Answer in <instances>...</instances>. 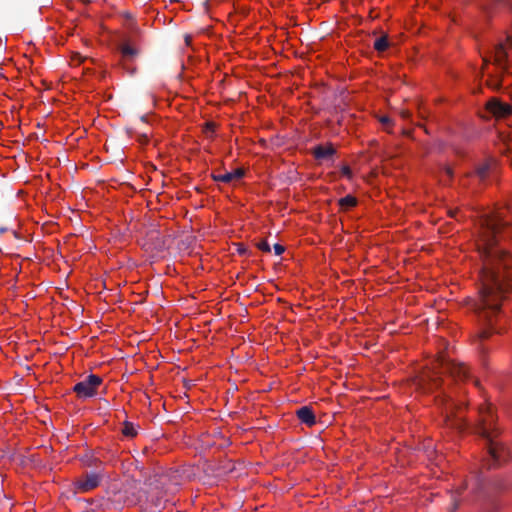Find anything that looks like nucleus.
<instances>
[{
    "mask_svg": "<svg viewBox=\"0 0 512 512\" xmlns=\"http://www.w3.org/2000/svg\"><path fill=\"white\" fill-rule=\"evenodd\" d=\"M134 451L137 453V456L133 455L134 465L136 469L140 470L141 476L135 480L133 486L130 485V490H133L132 497L130 496V505L139 504L145 510L151 509V512H157L164 496L172 494L176 490L178 483L173 481L176 473H155L149 476L142 474L144 461L140 459L139 453L136 450Z\"/></svg>",
    "mask_w": 512,
    "mask_h": 512,
    "instance_id": "nucleus-2",
    "label": "nucleus"
},
{
    "mask_svg": "<svg viewBox=\"0 0 512 512\" xmlns=\"http://www.w3.org/2000/svg\"><path fill=\"white\" fill-rule=\"evenodd\" d=\"M437 398H439L441 400V403H444L446 401V396L443 395H438Z\"/></svg>",
    "mask_w": 512,
    "mask_h": 512,
    "instance_id": "nucleus-32",
    "label": "nucleus"
},
{
    "mask_svg": "<svg viewBox=\"0 0 512 512\" xmlns=\"http://www.w3.org/2000/svg\"><path fill=\"white\" fill-rule=\"evenodd\" d=\"M150 113L138 115L134 120L133 127L130 128V136L134 134L141 145L147 144L152 135V127L148 121Z\"/></svg>",
    "mask_w": 512,
    "mask_h": 512,
    "instance_id": "nucleus-7",
    "label": "nucleus"
},
{
    "mask_svg": "<svg viewBox=\"0 0 512 512\" xmlns=\"http://www.w3.org/2000/svg\"><path fill=\"white\" fill-rule=\"evenodd\" d=\"M496 416L490 404L479 407V420L475 428L476 433L483 437L488 444V452L495 463L504 459L505 448L495 440L498 428L495 426Z\"/></svg>",
    "mask_w": 512,
    "mask_h": 512,
    "instance_id": "nucleus-3",
    "label": "nucleus"
},
{
    "mask_svg": "<svg viewBox=\"0 0 512 512\" xmlns=\"http://www.w3.org/2000/svg\"><path fill=\"white\" fill-rule=\"evenodd\" d=\"M466 487H467V485L465 484V485L460 486L459 488H457V490H456V494H457L458 496H459V495H461L462 491H463V490H465V489H466Z\"/></svg>",
    "mask_w": 512,
    "mask_h": 512,
    "instance_id": "nucleus-31",
    "label": "nucleus"
},
{
    "mask_svg": "<svg viewBox=\"0 0 512 512\" xmlns=\"http://www.w3.org/2000/svg\"><path fill=\"white\" fill-rule=\"evenodd\" d=\"M145 45L144 33L130 15V76L137 72V68L132 66V61L142 55Z\"/></svg>",
    "mask_w": 512,
    "mask_h": 512,
    "instance_id": "nucleus-5",
    "label": "nucleus"
},
{
    "mask_svg": "<svg viewBox=\"0 0 512 512\" xmlns=\"http://www.w3.org/2000/svg\"><path fill=\"white\" fill-rule=\"evenodd\" d=\"M336 153L335 148L331 145H318L313 148L312 154L318 161H332Z\"/></svg>",
    "mask_w": 512,
    "mask_h": 512,
    "instance_id": "nucleus-12",
    "label": "nucleus"
},
{
    "mask_svg": "<svg viewBox=\"0 0 512 512\" xmlns=\"http://www.w3.org/2000/svg\"><path fill=\"white\" fill-rule=\"evenodd\" d=\"M444 171H445V174H446L449 178H451V177L453 176V170H452V168H450V167H445Z\"/></svg>",
    "mask_w": 512,
    "mask_h": 512,
    "instance_id": "nucleus-30",
    "label": "nucleus"
},
{
    "mask_svg": "<svg viewBox=\"0 0 512 512\" xmlns=\"http://www.w3.org/2000/svg\"><path fill=\"white\" fill-rule=\"evenodd\" d=\"M496 3L512 9V0H495Z\"/></svg>",
    "mask_w": 512,
    "mask_h": 512,
    "instance_id": "nucleus-27",
    "label": "nucleus"
},
{
    "mask_svg": "<svg viewBox=\"0 0 512 512\" xmlns=\"http://www.w3.org/2000/svg\"><path fill=\"white\" fill-rule=\"evenodd\" d=\"M453 406H454V404L451 403L450 408L452 409ZM452 413H453L452 410H451V415L447 413L446 420H445L446 424L454 429H457L458 431H462L466 426L464 419L459 415L453 416Z\"/></svg>",
    "mask_w": 512,
    "mask_h": 512,
    "instance_id": "nucleus-16",
    "label": "nucleus"
},
{
    "mask_svg": "<svg viewBox=\"0 0 512 512\" xmlns=\"http://www.w3.org/2000/svg\"><path fill=\"white\" fill-rule=\"evenodd\" d=\"M83 464L88 467H95L96 470H101L100 466L102 465L101 461L93 456L85 455L82 459Z\"/></svg>",
    "mask_w": 512,
    "mask_h": 512,
    "instance_id": "nucleus-18",
    "label": "nucleus"
},
{
    "mask_svg": "<svg viewBox=\"0 0 512 512\" xmlns=\"http://www.w3.org/2000/svg\"><path fill=\"white\" fill-rule=\"evenodd\" d=\"M344 173H349V168H348V167H346V168L344 169Z\"/></svg>",
    "mask_w": 512,
    "mask_h": 512,
    "instance_id": "nucleus-35",
    "label": "nucleus"
},
{
    "mask_svg": "<svg viewBox=\"0 0 512 512\" xmlns=\"http://www.w3.org/2000/svg\"><path fill=\"white\" fill-rule=\"evenodd\" d=\"M357 204V199L351 195H346L339 200V205L342 208L354 207Z\"/></svg>",
    "mask_w": 512,
    "mask_h": 512,
    "instance_id": "nucleus-19",
    "label": "nucleus"
},
{
    "mask_svg": "<svg viewBox=\"0 0 512 512\" xmlns=\"http://www.w3.org/2000/svg\"><path fill=\"white\" fill-rule=\"evenodd\" d=\"M435 369H439L440 371H434L432 373H428L420 379L419 385L423 391H432L433 389H437L441 386L442 379L440 374H448L455 380H466L469 378V370L462 363H456L450 360H446L444 358H439L437 360V367Z\"/></svg>",
    "mask_w": 512,
    "mask_h": 512,
    "instance_id": "nucleus-4",
    "label": "nucleus"
},
{
    "mask_svg": "<svg viewBox=\"0 0 512 512\" xmlns=\"http://www.w3.org/2000/svg\"><path fill=\"white\" fill-rule=\"evenodd\" d=\"M495 169L496 162L492 159H488L476 167V174L481 181H485L488 176L495 171Z\"/></svg>",
    "mask_w": 512,
    "mask_h": 512,
    "instance_id": "nucleus-13",
    "label": "nucleus"
},
{
    "mask_svg": "<svg viewBox=\"0 0 512 512\" xmlns=\"http://www.w3.org/2000/svg\"><path fill=\"white\" fill-rule=\"evenodd\" d=\"M483 61L485 65L488 63V60L486 58H484Z\"/></svg>",
    "mask_w": 512,
    "mask_h": 512,
    "instance_id": "nucleus-37",
    "label": "nucleus"
},
{
    "mask_svg": "<svg viewBox=\"0 0 512 512\" xmlns=\"http://www.w3.org/2000/svg\"><path fill=\"white\" fill-rule=\"evenodd\" d=\"M487 85L493 89H497L500 87V81L498 79L488 80Z\"/></svg>",
    "mask_w": 512,
    "mask_h": 512,
    "instance_id": "nucleus-24",
    "label": "nucleus"
},
{
    "mask_svg": "<svg viewBox=\"0 0 512 512\" xmlns=\"http://www.w3.org/2000/svg\"><path fill=\"white\" fill-rule=\"evenodd\" d=\"M122 434L124 436H128V416L125 417V419L122 422Z\"/></svg>",
    "mask_w": 512,
    "mask_h": 512,
    "instance_id": "nucleus-26",
    "label": "nucleus"
},
{
    "mask_svg": "<svg viewBox=\"0 0 512 512\" xmlns=\"http://www.w3.org/2000/svg\"><path fill=\"white\" fill-rule=\"evenodd\" d=\"M380 122L384 125H388L391 122V120L388 116H383L380 118Z\"/></svg>",
    "mask_w": 512,
    "mask_h": 512,
    "instance_id": "nucleus-29",
    "label": "nucleus"
},
{
    "mask_svg": "<svg viewBox=\"0 0 512 512\" xmlns=\"http://www.w3.org/2000/svg\"><path fill=\"white\" fill-rule=\"evenodd\" d=\"M458 506H459V500L453 496L452 504H451V507L449 508V512H455L458 509Z\"/></svg>",
    "mask_w": 512,
    "mask_h": 512,
    "instance_id": "nucleus-23",
    "label": "nucleus"
},
{
    "mask_svg": "<svg viewBox=\"0 0 512 512\" xmlns=\"http://www.w3.org/2000/svg\"><path fill=\"white\" fill-rule=\"evenodd\" d=\"M129 346H130V354H132V350H131V348H132V343H131V342L129 343Z\"/></svg>",
    "mask_w": 512,
    "mask_h": 512,
    "instance_id": "nucleus-36",
    "label": "nucleus"
},
{
    "mask_svg": "<svg viewBox=\"0 0 512 512\" xmlns=\"http://www.w3.org/2000/svg\"><path fill=\"white\" fill-rule=\"evenodd\" d=\"M512 50V35L507 36L506 43H499L495 46L494 49V63L501 68L502 70H506V59L508 56L507 49Z\"/></svg>",
    "mask_w": 512,
    "mask_h": 512,
    "instance_id": "nucleus-10",
    "label": "nucleus"
},
{
    "mask_svg": "<svg viewBox=\"0 0 512 512\" xmlns=\"http://www.w3.org/2000/svg\"><path fill=\"white\" fill-rule=\"evenodd\" d=\"M245 174L244 169L237 168L232 172H226L224 174H212V178L217 182L230 183L234 180L241 179Z\"/></svg>",
    "mask_w": 512,
    "mask_h": 512,
    "instance_id": "nucleus-14",
    "label": "nucleus"
},
{
    "mask_svg": "<svg viewBox=\"0 0 512 512\" xmlns=\"http://www.w3.org/2000/svg\"><path fill=\"white\" fill-rule=\"evenodd\" d=\"M402 116H403V117H408V116H409L408 111H403V112H402Z\"/></svg>",
    "mask_w": 512,
    "mask_h": 512,
    "instance_id": "nucleus-33",
    "label": "nucleus"
},
{
    "mask_svg": "<svg viewBox=\"0 0 512 512\" xmlns=\"http://www.w3.org/2000/svg\"><path fill=\"white\" fill-rule=\"evenodd\" d=\"M389 47V41L387 36H382L374 42V49L378 52H383Z\"/></svg>",
    "mask_w": 512,
    "mask_h": 512,
    "instance_id": "nucleus-17",
    "label": "nucleus"
},
{
    "mask_svg": "<svg viewBox=\"0 0 512 512\" xmlns=\"http://www.w3.org/2000/svg\"><path fill=\"white\" fill-rule=\"evenodd\" d=\"M257 247L263 251V252H270L271 251V248H270V245L269 243L266 241V240H261L258 244H257Z\"/></svg>",
    "mask_w": 512,
    "mask_h": 512,
    "instance_id": "nucleus-22",
    "label": "nucleus"
},
{
    "mask_svg": "<svg viewBox=\"0 0 512 512\" xmlns=\"http://www.w3.org/2000/svg\"><path fill=\"white\" fill-rule=\"evenodd\" d=\"M296 415L302 423H304L310 427L316 423L315 414H314L312 408L309 406L300 407L296 411Z\"/></svg>",
    "mask_w": 512,
    "mask_h": 512,
    "instance_id": "nucleus-15",
    "label": "nucleus"
},
{
    "mask_svg": "<svg viewBox=\"0 0 512 512\" xmlns=\"http://www.w3.org/2000/svg\"><path fill=\"white\" fill-rule=\"evenodd\" d=\"M103 477L102 470L85 472L73 482V492L76 494L92 491L100 485Z\"/></svg>",
    "mask_w": 512,
    "mask_h": 512,
    "instance_id": "nucleus-6",
    "label": "nucleus"
},
{
    "mask_svg": "<svg viewBox=\"0 0 512 512\" xmlns=\"http://www.w3.org/2000/svg\"><path fill=\"white\" fill-rule=\"evenodd\" d=\"M147 451H148V447H147V446H145V447L143 448V450H142V453L144 454V453H146Z\"/></svg>",
    "mask_w": 512,
    "mask_h": 512,
    "instance_id": "nucleus-34",
    "label": "nucleus"
},
{
    "mask_svg": "<svg viewBox=\"0 0 512 512\" xmlns=\"http://www.w3.org/2000/svg\"><path fill=\"white\" fill-rule=\"evenodd\" d=\"M138 434L137 429L132 423H130V438L135 437Z\"/></svg>",
    "mask_w": 512,
    "mask_h": 512,
    "instance_id": "nucleus-28",
    "label": "nucleus"
},
{
    "mask_svg": "<svg viewBox=\"0 0 512 512\" xmlns=\"http://www.w3.org/2000/svg\"><path fill=\"white\" fill-rule=\"evenodd\" d=\"M474 383H475L476 386L479 384L478 380H474Z\"/></svg>",
    "mask_w": 512,
    "mask_h": 512,
    "instance_id": "nucleus-38",
    "label": "nucleus"
},
{
    "mask_svg": "<svg viewBox=\"0 0 512 512\" xmlns=\"http://www.w3.org/2000/svg\"><path fill=\"white\" fill-rule=\"evenodd\" d=\"M215 131V124L212 122L205 123L204 132L207 136H212L213 132Z\"/></svg>",
    "mask_w": 512,
    "mask_h": 512,
    "instance_id": "nucleus-21",
    "label": "nucleus"
},
{
    "mask_svg": "<svg viewBox=\"0 0 512 512\" xmlns=\"http://www.w3.org/2000/svg\"><path fill=\"white\" fill-rule=\"evenodd\" d=\"M486 110L497 119L506 118L512 114V107L508 103L502 102L497 98H491L486 103Z\"/></svg>",
    "mask_w": 512,
    "mask_h": 512,
    "instance_id": "nucleus-9",
    "label": "nucleus"
},
{
    "mask_svg": "<svg viewBox=\"0 0 512 512\" xmlns=\"http://www.w3.org/2000/svg\"><path fill=\"white\" fill-rule=\"evenodd\" d=\"M501 213L485 215L482 220V234L478 251L482 258L480 288L476 299L471 300L470 308L478 321L474 342L481 353H486L485 342L500 332L497 320L502 302L512 291V256L499 245V236L508 227Z\"/></svg>",
    "mask_w": 512,
    "mask_h": 512,
    "instance_id": "nucleus-1",
    "label": "nucleus"
},
{
    "mask_svg": "<svg viewBox=\"0 0 512 512\" xmlns=\"http://www.w3.org/2000/svg\"><path fill=\"white\" fill-rule=\"evenodd\" d=\"M110 45L113 50L117 51L120 54L121 60L125 61L126 57L128 56V41L125 33H114L111 36Z\"/></svg>",
    "mask_w": 512,
    "mask_h": 512,
    "instance_id": "nucleus-11",
    "label": "nucleus"
},
{
    "mask_svg": "<svg viewBox=\"0 0 512 512\" xmlns=\"http://www.w3.org/2000/svg\"><path fill=\"white\" fill-rule=\"evenodd\" d=\"M273 249L276 255H281L285 251L284 246L278 243L274 244Z\"/></svg>",
    "mask_w": 512,
    "mask_h": 512,
    "instance_id": "nucleus-25",
    "label": "nucleus"
},
{
    "mask_svg": "<svg viewBox=\"0 0 512 512\" xmlns=\"http://www.w3.org/2000/svg\"><path fill=\"white\" fill-rule=\"evenodd\" d=\"M102 383L101 377L91 374L84 380L75 384L73 391L79 398L93 397L97 393V388Z\"/></svg>",
    "mask_w": 512,
    "mask_h": 512,
    "instance_id": "nucleus-8",
    "label": "nucleus"
},
{
    "mask_svg": "<svg viewBox=\"0 0 512 512\" xmlns=\"http://www.w3.org/2000/svg\"><path fill=\"white\" fill-rule=\"evenodd\" d=\"M144 301V297L141 293H137L134 290H130V305L140 304Z\"/></svg>",
    "mask_w": 512,
    "mask_h": 512,
    "instance_id": "nucleus-20",
    "label": "nucleus"
}]
</instances>
